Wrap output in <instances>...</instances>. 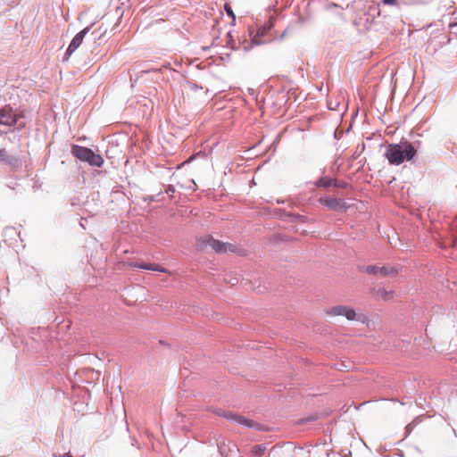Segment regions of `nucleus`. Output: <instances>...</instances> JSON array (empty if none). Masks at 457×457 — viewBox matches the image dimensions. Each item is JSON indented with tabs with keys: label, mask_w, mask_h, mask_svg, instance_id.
I'll return each mask as SVG.
<instances>
[{
	"label": "nucleus",
	"mask_w": 457,
	"mask_h": 457,
	"mask_svg": "<svg viewBox=\"0 0 457 457\" xmlns=\"http://www.w3.org/2000/svg\"><path fill=\"white\" fill-rule=\"evenodd\" d=\"M417 154V150L410 142L402 144H390L385 152V157L391 165H400L403 162L412 160Z\"/></svg>",
	"instance_id": "f257e3e1"
},
{
	"label": "nucleus",
	"mask_w": 457,
	"mask_h": 457,
	"mask_svg": "<svg viewBox=\"0 0 457 457\" xmlns=\"http://www.w3.org/2000/svg\"><path fill=\"white\" fill-rule=\"evenodd\" d=\"M71 154L79 160L88 162L92 166L101 167L104 163L101 155L95 154L90 148L85 146L72 145Z\"/></svg>",
	"instance_id": "f03ea898"
},
{
	"label": "nucleus",
	"mask_w": 457,
	"mask_h": 457,
	"mask_svg": "<svg viewBox=\"0 0 457 457\" xmlns=\"http://www.w3.org/2000/svg\"><path fill=\"white\" fill-rule=\"evenodd\" d=\"M201 242L205 245H209L214 252L218 253H223L228 252L237 253L238 251L237 245L230 243L221 242L211 237H206L203 238Z\"/></svg>",
	"instance_id": "7ed1b4c3"
},
{
	"label": "nucleus",
	"mask_w": 457,
	"mask_h": 457,
	"mask_svg": "<svg viewBox=\"0 0 457 457\" xmlns=\"http://www.w3.org/2000/svg\"><path fill=\"white\" fill-rule=\"evenodd\" d=\"M363 271L370 275L380 276L382 278L396 276L399 273L398 268L391 265H368L363 268Z\"/></svg>",
	"instance_id": "20e7f679"
},
{
	"label": "nucleus",
	"mask_w": 457,
	"mask_h": 457,
	"mask_svg": "<svg viewBox=\"0 0 457 457\" xmlns=\"http://www.w3.org/2000/svg\"><path fill=\"white\" fill-rule=\"evenodd\" d=\"M326 314L330 317L345 316L348 320H354L357 316L356 312L353 308L345 305L330 307L326 311Z\"/></svg>",
	"instance_id": "39448f33"
},
{
	"label": "nucleus",
	"mask_w": 457,
	"mask_h": 457,
	"mask_svg": "<svg viewBox=\"0 0 457 457\" xmlns=\"http://www.w3.org/2000/svg\"><path fill=\"white\" fill-rule=\"evenodd\" d=\"M319 202L332 211L345 212L348 208L346 203L340 198L320 197Z\"/></svg>",
	"instance_id": "423d86ee"
},
{
	"label": "nucleus",
	"mask_w": 457,
	"mask_h": 457,
	"mask_svg": "<svg viewBox=\"0 0 457 457\" xmlns=\"http://www.w3.org/2000/svg\"><path fill=\"white\" fill-rule=\"evenodd\" d=\"M19 117L11 106L5 105L0 110V125L11 127L17 122Z\"/></svg>",
	"instance_id": "0eeeda50"
},
{
	"label": "nucleus",
	"mask_w": 457,
	"mask_h": 457,
	"mask_svg": "<svg viewBox=\"0 0 457 457\" xmlns=\"http://www.w3.org/2000/svg\"><path fill=\"white\" fill-rule=\"evenodd\" d=\"M126 265H128L130 268H138V269H143V270H154V271L170 274V272L168 270H166L164 267H162L157 263H145V262L139 263V262H130L126 263Z\"/></svg>",
	"instance_id": "6e6552de"
},
{
	"label": "nucleus",
	"mask_w": 457,
	"mask_h": 457,
	"mask_svg": "<svg viewBox=\"0 0 457 457\" xmlns=\"http://www.w3.org/2000/svg\"><path fill=\"white\" fill-rule=\"evenodd\" d=\"M88 30L89 28L87 27L73 37L65 54L67 56H70L82 44L84 37L88 32Z\"/></svg>",
	"instance_id": "1a4fd4ad"
},
{
	"label": "nucleus",
	"mask_w": 457,
	"mask_h": 457,
	"mask_svg": "<svg viewBox=\"0 0 457 457\" xmlns=\"http://www.w3.org/2000/svg\"><path fill=\"white\" fill-rule=\"evenodd\" d=\"M220 415L223 416L224 418H226L227 420H229L231 421H234L237 424H240V425H243V426H245L248 428H252L254 426V422L253 420H250L243 416H240V415H237V414H235L232 412L225 411Z\"/></svg>",
	"instance_id": "9d476101"
},
{
	"label": "nucleus",
	"mask_w": 457,
	"mask_h": 457,
	"mask_svg": "<svg viewBox=\"0 0 457 457\" xmlns=\"http://www.w3.org/2000/svg\"><path fill=\"white\" fill-rule=\"evenodd\" d=\"M0 162L12 165L17 162L16 157L12 155L6 149H0Z\"/></svg>",
	"instance_id": "9b49d317"
},
{
	"label": "nucleus",
	"mask_w": 457,
	"mask_h": 457,
	"mask_svg": "<svg viewBox=\"0 0 457 457\" xmlns=\"http://www.w3.org/2000/svg\"><path fill=\"white\" fill-rule=\"evenodd\" d=\"M377 294H378V297H379L385 301L392 300L395 296V291H393V290L388 291L384 288L379 289Z\"/></svg>",
	"instance_id": "f8f14e48"
},
{
	"label": "nucleus",
	"mask_w": 457,
	"mask_h": 457,
	"mask_svg": "<svg viewBox=\"0 0 457 457\" xmlns=\"http://www.w3.org/2000/svg\"><path fill=\"white\" fill-rule=\"evenodd\" d=\"M266 449L267 447L265 445H257L251 449V453L253 455L260 457L264 454Z\"/></svg>",
	"instance_id": "ddd939ff"
},
{
	"label": "nucleus",
	"mask_w": 457,
	"mask_h": 457,
	"mask_svg": "<svg viewBox=\"0 0 457 457\" xmlns=\"http://www.w3.org/2000/svg\"><path fill=\"white\" fill-rule=\"evenodd\" d=\"M319 187H328L331 186V179H321L318 182Z\"/></svg>",
	"instance_id": "4468645a"
},
{
	"label": "nucleus",
	"mask_w": 457,
	"mask_h": 457,
	"mask_svg": "<svg viewBox=\"0 0 457 457\" xmlns=\"http://www.w3.org/2000/svg\"><path fill=\"white\" fill-rule=\"evenodd\" d=\"M264 32H265V29H262V30L260 29V30L257 32V35H256V36H254V37L253 38V43H255V44H260V43H261V41L258 39V36H259V35L263 36V35H264Z\"/></svg>",
	"instance_id": "2eb2a0df"
},
{
	"label": "nucleus",
	"mask_w": 457,
	"mask_h": 457,
	"mask_svg": "<svg viewBox=\"0 0 457 457\" xmlns=\"http://www.w3.org/2000/svg\"><path fill=\"white\" fill-rule=\"evenodd\" d=\"M225 10L228 15L231 16L232 18H235L234 12L229 5L226 4Z\"/></svg>",
	"instance_id": "dca6fc26"
},
{
	"label": "nucleus",
	"mask_w": 457,
	"mask_h": 457,
	"mask_svg": "<svg viewBox=\"0 0 457 457\" xmlns=\"http://www.w3.org/2000/svg\"><path fill=\"white\" fill-rule=\"evenodd\" d=\"M396 0H383V4L386 5H395Z\"/></svg>",
	"instance_id": "f3484780"
}]
</instances>
